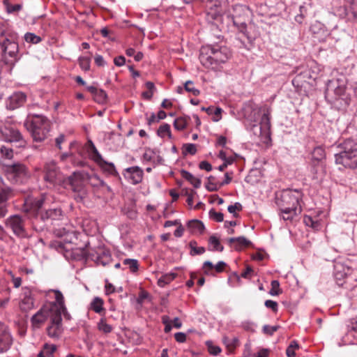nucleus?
<instances>
[{
	"label": "nucleus",
	"mask_w": 357,
	"mask_h": 357,
	"mask_svg": "<svg viewBox=\"0 0 357 357\" xmlns=\"http://www.w3.org/2000/svg\"><path fill=\"white\" fill-rule=\"evenodd\" d=\"M316 26H312V31L314 34V38L317 39L319 42H324L326 40V37L328 35L327 31L325 29H320L322 31V36H319V33L315 31Z\"/></svg>",
	"instance_id": "nucleus-53"
},
{
	"label": "nucleus",
	"mask_w": 357,
	"mask_h": 357,
	"mask_svg": "<svg viewBox=\"0 0 357 357\" xmlns=\"http://www.w3.org/2000/svg\"><path fill=\"white\" fill-rule=\"evenodd\" d=\"M231 51L219 44L204 45L200 49L199 61L206 68L216 70L231 57Z\"/></svg>",
	"instance_id": "nucleus-3"
},
{
	"label": "nucleus",
	"mask_w": 357,
	"mask_h": 357,
	"mask_svg": "<svg viewBox=\"0 0 357 357\" xmlns=\"http://www.w3.org/2000/svg\"><path fill=\"white\" fill-rule=\"evenodd\" d=\"M62 317L61 314L52 315L51 325L47 328V335L50 337L59 338L62 333Z\"/></svg>",
	"instance_id": "nucleus-16"
},
{
	"label": "nucleus",
	"mask_w": 357,
	"mask_h": 357,
	"mask_svg": "<svg viewBox=\"0 0 357 357\" xmlns=\"http://www.w3.org/2000/svg\"><path fill=\"white\" fill-rule=\"evenodd\" d=\"M44 180L51 185H61L65 181V177L54 161L47 162L43 167Z\"/></svg>",
	"instance_id": "nucleus-10"
},
{
	"label": "nucleus",
	"mask_w": 357,
	"mask_h": 357,
	"mask_svg": "<svg viewBox=\"0 0 357 357\" xmlns=\"http://www.w3.org/2000/svg\"><path fill=\"white\" fill-rule=\"evenodd\" d=\"M55 351L56 347L54 345L49 346L47 344H45L43 351H44V353L47 356H52Z\"/></svg>",
	"instance_id": "nucleus-62"
},
{
	"label": "nucleus",
	"mask_w": 357,
	"mask_h": 357,
	"mask_svg": "<svg viewBox=\"0 0 357 357\" xmlns=\"http://www.w3.org/2000/svg\"><path fill=\"white\" fill-rule=\"evenodd\" d=\"M261 128L269 129L271 127V122L268 113H264L261 119Z\"/></svg>",
	"instance_id": "nucleus-54"
},
{
	"label": "nucleus",
	"mask_w": 357,
	"mask_h": 357,
	"mask_svg": "<svg viewBox=\"0 0 357 357\" xmlns=\"http://www.w3.org/2000/svg\"><path fill=\"white\" fill-rule=\"evenodd\" d=\"M98 328L99 331L104 333H109L112 331V326L106 322V320L103 318L100 319L98 323Z\"/></svg>",
	"instance_id": "nucleus-40"
},
{
	"label": "nucleus",
	"mask_w": 357,
	"mask_h": 357,
	"mask_svg": "<svg viewBox=\"0 0 357 357\" xmlns=\"http://www.w3.org/2000/svg\"><path fill=\"white\" fill-rule=\"evenodd\" d=\"M325 155V150L320 146L314 148L312 153V158L318 162L324 159Z\"/></svg>",
	"instance_id": "nucleus-38"
},
{
	"label": "nucleus",
	"mask_w": 357,
	"mask_h": 357,
	"mask_svg": "<svg viewBox=\"0 0 357 357\" xmlns=\"http://www.w3.org/2000/svg\"><path fill=\"white\" fill-rule=\"evenodd\" d=\"M181 174L183 178L189 181L195 188H199L200 187L202 183L201 180L195 178L189 172L182 169L181 171Z\"/></svg>",
	"instance_id": "nucleus-28"
},
{
	"label": "nucleus",
	"mask_w": 357,
	"mask_h": 357,
	"mask_svg": "<svg viewBox=\"0 0 357 357\" xmlns=\"http://www.w3.org/2000/svg\"><path fill=\"white\" fill-rule=\"evenodd\" d=\"M105 294L107 295L112 294L115 291L114 286L112 284L109 283L108 282V280H105Z\"/></svg>",
	"instance_id": "nucleus-58"
},
{
	"label": "nucleus",
	"mask_w": 357,
	"mask_h": 357,
	"mask_svg": "<svg viewBox=\"0 0 357 357\" xmlns=\"http://www.w3.org/2000/svg\"><path fill=\"white\" fill-rule=\"evenodd\" d=\"M340 151L335 154V163L345 168L357 167V142L347 139L340 144Z\"/></svg>",
	"instance_id": "nucleus-5"
},
{
	"label": "nucleus",
	"mask_w": 357,
	"mask_h": 357,
	"mask_svg": "<svg viewBox=\"0 0 357 357\" xmlns=\"http://www.w3.org/2000/svg\"><path fill=\"white\" fill-rule=\"evenodd\" d=\"M0 152L6 158L10 159L13 157V151L10 147L1 146L0 148Z\"/></svg>",
	"instance_id": "nucleus-52"
},
{
	"label": "nucleus",
	"mask_w": 357,
	"mask_h": 357,
	"mask_svg": "<svg viewBox=\"0 0 357 357\" xmlns=\"http://www.w3.org/2000/svg\"><path fill=\"white\" fill-rule=\"evenodd\" d=\"M45 197L30 199L26 202L24 211L27 213L33 229L40 232L44 231L50 225H52L54 221L60 220L63 216V211L60 207L44 209Z\"/></svg>",
	"instance_id": "nucleus-1"
},
{
	"label": "nucleus",
	"mask_w": 357,
	"mask_h": 357,
	"mask_svg": "<svg viewBox=\"0 0 357 357\" xmlns=\"http://www.w3.org/2000/svg\"><path fill=\"white\" fill-rule=\"evenodd\" d=\"M24 127L31 133L33 141L45 140L50 130V122L47 118L40 114H29L24 123Z\"/></svg>",
	"instance_id": "nucleus-4"
},
{
	"label": "nucleus",
	"mask_w": 357,
	"mask_h": 357,
	"mask_svg": "<svg viewBox=\"0 0 357 357\" xmlns=\"http://www.w3.org/2000/svg\"><path fill=\"white\" fill-rule=\"evenodd\" d=\"M199 167L201 169L206 170V172H210L212 170V165L206 160L202 161L199 165Z\"/></svg>",
	"instance_id": "nucleus-63"
},
{
	"label": "nucleus",
	"mask_w": 357,
	"mask_h": 357,
	"mask_svg": "<svg viewBox=\"0 0 357 357\" xmlns=\"http://www.w3.org/2000/svg\"><path fill=\"white\" fill-rule=\"evenodd\" d=\"M327 100L335 107L340 109L349 105L346 95V86L340 84L338 79L329 81L325 92Z\"/></svg>",
	"instance_id": "nucleus-7"
},
{
	"label": "nucleus",
	"mask_w": 357,
	"mask_h": 357,
	"mask_svg": "<svg viewBox=\"0 0 357 357\" xmlns=\"http://www.w3.org/2000/svg\"><path fill=\"white\" fill-rule=\"evenodd\" d=\"M13 190L10 187L0 185V218H3L7 212V201L12 196Z\"/></svg>",
	"instance_id": "nucleus-17"
},
{
	"label": "nucleus",
	"mask_w": 357,
	"mask_h": 357,
	"mask_svg": "<svg viewBox=\"0 0 357 357\" xmlns=\"http://www.w3.org/2000/svg\"><path fill=\"white\" fill-rule=\"evenodd\" d=\"M157 135L163 138L166 135L169 139L172 138V134L170 130V126L168 123H163L161 125L157 130Z\"/></svg>",
	"instance_id": "nucleus-35"
},
{
	"label": "nucleus",
	"mask_w": 357,
	"mask_h": 357,
	"mask_svg": "<svg viewBox=\"0 0 357 357\" xmlns=\"http://www.w3.org/2000/svg\"><path fill=\"white\" fill-rule=\"evenodd\" d=\"M228 243L231 245L233 243H237L234 246L235 250H241L243 247H249L252 243L244 236L232 237L228 239Z\"/></svg>",
	"instance_id": "nucleus-26"
},
{
	"label": "nucleus",
	"mask_w": 357,
	"mask_h": 357,
	"mask_svg": "<svg viewBox=\"0 0 357 357\" xmlns=\"http://www.w3.org/2000/svg\"><path fill=\"white\" fill-rule=\"evenodd\" d=\"M12 344V337L5 324L0 322V351L3 352L8 349Z\"/></svg>",
	"instance_id": "nucleus-20"
},
{
	"label": "nucleus",
	"mask_w": 357,
	"mask_h": 357,
	"mask_svg": "<svg viewBox=\"0 0 357 357\" xmlns=\"http://www.w3.org/2000/svg\"><path fill=\"white\" fill-rule=\"evenodd\" d=\"M73 254L78 260H91L93 259L94 257L93 250H90L88 245H86L85 247L82 248H76L73 251Z\"/></svg>",
	"instance_id": "nucleus-24"
},
{
	"label": "nucleus",
	"mask_w": 357,
	"mask_h": 357,
	"mask_svg": "<svg viewBox=\"0 0 357 357\" xmlns=\"http://www.w3.org/2000/svg\"><path fill=\"white\" fill-rule=\"evenodd\" d=\"M219 182L216 181V178L213 176L208 177V181L206 183V188L209 192L217 191L220 187H219Z\"/></svg>",
	"instance_id": "nucleus-33"
},
{
	"label": "nucleus",
	"mask_w": 357,
	"mask_h": 357,
	"mask_svg": "<svg viewBox=\"0 0 357 357\" xmlns=\"http://www.w3.org/2000/svg\"><path fill=\"white\" fill-rule=\"evenodd\" d=\"M91 60L89 57H80L79 59V64L80 68L87 71L90 69Z\"/></svg>",
	"instance_id": "nucleus-50"
},
{
	"label": "nucleus",
	"mask_w": 357,
	"mask_h": 357,
	"mask_svg": "<svg viewBox=\"0 0 357 357\" xmlns=\"http://www.w3.org/2000/svg\"><path fill=\"white\" fill-rule=\"evenodd\" d=\"M85 179L89 180V174L81 172H73L72 175L68 177V181L74 192L85 195L83 182Z\"/></svg>",
	"instance_id": "nucleus-13"
},
{
	"label": "nucleus",
	"mask_w": 357,
	"mask_h": 357,
	"mask_svg": "<svg viewBox=\"0 0 357 357\" xmlns=\"http://www.w3.org/2000/svg\"><path fill=\"white\" fill-rule=\"evenodd\" d=\"M6 227L11 229L13 233L20 238H29V236L25 229V222L19 215L8 217L5 221Z\"/></svg>",
	"instance_id": "nucleus-11"
},
{
	"label": "nucleus",
	"mask_w": 357,
	"mask_h": 357,
	"mask_svg": "<svg viewBox=\"0 0 357 357\" xmlns=\"http://www.w3.org/2000/svg\"><path fill=\"white\" fill-rule=\"evenodd\" d=\"M86 89L93 95V99L96 102L99 104H105L107 102V95L104 90L98 89L93 86H86Z\"/></svg>",
	"instance_id": "nucleus-22"
},
{
	"label": "nucleus",
	"mask_w": 357,
	"mask_h": 357,
	"mask_svg": "<svg viewBox=\"0 0 357 357\" xmlns=\"http://www.w3.org/2000/svg\"><path fill=\"white\" fill-rule=\"evenodd\" d=\"M280 293V282L278 280H273L271 282V289L269 291V294L271 296H278Z\"/></svg>",
	"instance_id": "nucleus-49"
},
{
	"label": "nucleus",
	"mask_w": 357,
	"mask_h": 357,
	"mask_svg": "<svg viewBox=\"0 0 357 357\" xmlns=\"http://www.w3.org/2000/svg\"><path fill=\"white\" fill-rule=\"evenodd\" d=\"M197 153L196 145L194 144H186L183 146V154L186 155L188 153L190 155H195Z\"/></svg>",
	"instance_id": "nucleus-46"
},
{
	"label": "nucleus",
	"mask_w": 357,
	"mask_h": 357,
	"mask_svg": "<svg viewBox=\"0 0 357 357\" xmlns=\"http://www.w3.org/2000/svg\"><path fill=\"white\" fill-rule=\"evenodd\" d=\"M208 213L210 218L215 220L216 222H221L223 221L224 215L222 213L216 212L214 209H211Z\"/></svg>",
	"instance_id": "nucleus-48"
},
{
	"label": "nucleus",
	"mask_w": 357,
	"mask_h": 357,
	"mask_svg": "<svg viewBox=\"0 0 357 357\" xmlns=\"http://www.w3.org/2000/svg\"><path fill=\"white\" fill-rule=\"evenodd\" d=\"M196 194V192L194 190H190L189 192L188 190H185V195L188 196L187 203L190 206H192L193 204V195Z\"/></svg>",
	"instance_id": "nucleus-60"
},
{
	"label": "nucleus",
	"mask_w": 357,
	"mask_h": 357,
	"mask_svg": "<svg viewBox=\"0 0 357 357\" xmlns=\"http://www.w3.org/2000/svg\"><path fill=\"white\" fill-rule=\"evenodd\" d=\"M206 346L209 354L213 356H217L222 351L221 348L219 346L214 345L213 342L210 341L206 342Z\"/></svg>",
	"instance_id": "nucleus-45"
},
{
	"label": "nucleus",
	"mask_w": 357,
	"mask_h": 357,
	"mask_svg": "<svg viewBox=\"0 0 357 357\" xmlns=\"http://www.w3.org/2000/svg\"><path fill=\"white\" fill-rule=\"evenodd\" d=\"M5 172L7 178L15 184L26 183L31 176L26 165L20 162L6 165Z\"/></svg>",
	"instance_id": "nucleus-8"
},
{
	"label": "nucleus",
	"mask_w": 357,
	"mask_h": 357,
	"mask_svg": "<svg viewBox=\"0 0 357 357\" xmlns=\"http://www.w3.org/2000/svg\"><path fill=\"white\" fill-rule=\"evenodd\" d=\"M88 144L89 146L88 151L90 157L96 163L98 164L102 161L103 158L91 140H89Z\"/></svg>",
	"instance_id": "nucleus-27"
},
{
	"label": "nucleus",
	"mask_w": 357,
	"mask_h": 357,
	"mask_svg": "<svg viewBox=\"0 0 357 357\" xmlns=\"http://www.w3.org/2000/svg\"><path fill=\"white\" fill-rule=\"evenodd\" d=\"M124 176L134 184L139 183L143 178V170L138 166L130 167L125 169Z\"/></svg>",
	"instance_id": "nucleus-18"
},
{
	"label": "nucleus",
	"mask_w": 357,
	"mask_h": 357,
	"mask_svg": "<svg viewBox=\"0 0 357 357\" xmlns=\"http://www.w3.org/2000/svg\"><path fill=\"white\" fill-rule=\"evenodd\" d=\"M18 36L14 31H10L6 36L0 39V47L4 53V62L9 67V70L14 66L20 59L18 56L19 45Z\"/></svg>",
	"instance_id": "nucleus-6"
},
{
	"label": "nucleus",
	"mask_w": 357,
	"mask_h": 357,
	"mask_svg": "<svg viewBox=\"0 0 357 357\" xmlns=\"http://www.w3.org/2000/svg\"><path fill=\"white\" fill-rule=\"evenodd\" d=\"M176 273H168L162 275L158 280V284L160 287H164L166 284H169L176 277Z\"/></svg>",
	"instance_id": "nucleus-32"
},
{
	"label": "nucleus",
	"mask_w": 357,
	"mask_h": 357,
	"mask_svg": "<svg viewBox=\"0 0 357 357\" xmlns=\"http://www.w3.org/2000/svg\"><path fill=\"white\" fill-rule=\"evenodd\" d=\"M303 222L305 224V225L308 227H311L312 228L317 230L320 227V222L318 220H314L311 216L310 215H305L303 217Z\"/></svg>",
	"instance_id": "nucleus-37"
},
{
	"label": "nucleus",
	"mask_w": 357,
	"mask_h": 357,
	"mask_svg": "<svg viewBox=\"0 0 357 357\" xmlns=\"http://www.w3.org/2000/svg\"><path fill=\"white\" fill-rule=\"evenodd\" d=\"M280 328L279 326H268V325H264L263 326V332L268 335H273L275 332H276L278 328Z\"/></svg>",
	"instance_id": "nucleus-55"
},
{
	"label": "nucleus",
	"mask_w": 357,
	"mask_h": 357,
	"mask_svg": "<svg viewBox=\"0 0 357 357\" xmlns=\"http://www.w3.org/2000/svg\"><path fill=\"white\" fill-rule=\"evenodd\" d=\"M100 167L105 172L108 173L110 175L117 176L118 172L116 170L115 166L112 162H107L104 159L102 160L100 162L98 163Z\"/></svg>",
	"instance_id": "nucleus-29"
},
{
	"label": "nucleus",
	"mask_w": 357,
	"mask_h": 357,
	"mask_svg": "<svg viewBox=\"0 0 357 357\" xmlns=\"http://www.w3.org/2000/svg\"><path fill=\"white\" fill-rule=\"evenodd\" d=\"M66 139V136L63 135V134H61L59 135V137H57L56 139H55V144H56V146L59 149L61 150V144L65 141Z\"/></svg>",
	"instance_id": "nucleus-64"
},
{
	"label": "nucleus",
	"mask_w": 357,
	"mask_h": 357,
	"mask_svg": "<svg viewBox=\"0 0 357 357\" xmlns=\"http://www.w3.org/2000/svg\"><path fill=\"white\" fill-rule=\"evenodd\" d=\"M174 337L176 341L179 343H183L186 341V335L182 332L175 333Z\"/></svg>",
	"instance_id": "nucleus-61"
},
{
	"label": "nucleus",
	"mask_w": 357,
	"mask_h": 357,
	"mask_svg": "<svg viewBox=\"0 0 357 357\" xmlns=\"http://www.w3.org/2000/svg\"><path fill=\"white\" fill-rule=\"evenodd\" d=\"M27 100V96L22 91L13 93L6 102V107L8 109L14 110L22 107Z\"/></svg>",
	"instance_id": "nucleus-14"
},
{
	"label": "nucleus",
	"mask_w": 357,
	"mask_h": 357,
	"mask_svg": "<svg viewBox=\"0 0 357 357\" xmlns=\"http://www.w3.org/2000/svg\"><path fill=\"white\" fill-rule=\"evenodd\" d=\"M188 125V120L185 117H178L174 121V127L178 130H184Z\"/></svg>",
	"instance_id": "nucleus-39"
},
{
	"label": "nucleus",
	"mask_w": 357,
	"mask_h": 357,
	"mask_svg": "<svg viewBox=\"0 0 357 357\" xmlns=\"http://www.w3.org/2000/svg\"><path fill=\"white\" fill-rule=\"evenodd\" d=\"M202 111H206L208 114H214V116L213 117V121H218L221 119V114L222 112V109L220 107H202Z\"/></svg>",
	"instance_id": "nucleus-30"
},
{
	"label": "nucleus",
	"mask_w": 357,
	"mask_h": 357,
	"mask_svg": "<svg viewBox=\"0 0 357 357\" xmlns=\"http://www.w3.org/2000/svg\"><path fill=\"white\" fill-rule=\"evenodd\" d=\"M12 31L9 29H8L3 23L0 22V39L3 38L4 36L9 33V32Z\"/></svg>",
	"instance_id": "nucleus-59"
},
{
	"label": "nucleus",
	"mask_w": 357,
	"mask_h": 357,
	"mask_svg": "<svg viewBox=\"0 0 357 357\" xmlns=\"http://www.w3.org/2000/svg\"><path fill=\"white\" fill-rule=\"evenodd\" d=\"M52 310L48 305L43 307L31 319L32 326L34 328H39L47 319L48 317L52 320Z\"/></svg>",
	"instance_id": "nucleus-15"
},
{
	"label": "nucleus",
	"mask_w": 357,
	"mask_h": 357,
	"mask_svg": "<svg viewBox=\"0 0 357 357\" xmlns=\"http://www.w3.org/2000/svg\"><path fill=\"white\" fill-rule=\"evenodd\" d=\"M123 264L128 266L131 272L135 273L138 271L139 264L137 259H126L123 260Z\"/></svg>",
	"instance_id": "nucleus-41"
},
{
	"label": "nucleus",
	"mask_w": 357,
	"mask_h": 357,
	"mask_svg": "<svg viewBox=\"0 0 357 357\" xmlns=\"http://www.w3.org/2000/svg\"><path fill=\"white\" fill-rule=\"evenodd\" d=\"M22 8V4H15L13 5L10 3V6H8V8L6 9L7 13H12L15 12H18Z\"/></svg>",
	"instance_id": "nucleus-57"
},
{
	"label": "nucleus",
	"mask_w": 357,
	"mask_h": 357,
	"mask_svg": "<svg viewBox=\"0 0 357 357\" xmlns=\"http://www.w3.org/2000/svg\"><path fill=\"white\" fill-rule=\"evenodd\" d=\"M1 134L3 139L7 142H15L18 146H24L26 141L18 129L11 125H4L1 128Z\"/></svg>",
	"instance_id": "nucleus-12"
},
{
	"label": "nucleus",
	"mask_w": 357,
	"mask_h": 357,
	"mask_svg": "<svg viewBox=\"0 0 357 357\" xmlns=\"http://www.w3.org/2000/svg\"><path fill=\"white\" fill-rule=\"evenodd\" d=\"M208 242L213 246V250L222 252L224 250V247L220 244V241L215 236H211L208 239Z\"/></svg>",
	"instance_id": "nucleus-43"
},
{
	"label": "nucleus",
	"mask_w": 357,
	"mask_h": 357,
	"mask_svg": "<svg viewBox=\"0 0 357 357\" xmlns=\"http://www.w3.org/2000/svg\"><path fill=\"white\" fill-rule=\"evenodd\" d=\"M103 300L99 297L93 298L91 303V308L96 313L103 311Z\"/></svg>",
	"instance_id": "nucleus-34"
},
{
	"label": "nucleus",
	"mask_w": 357,
	"mask_h": 357,
	"mask_svg": "<svg viewBox=\"0 0 357 357\" xmlns=\"http://www.w3.org/2000/svg\"><path fill=\"white\" fill-rule=\"evenodd\" d=\"M303 193L299 190L284 189L276 193V204L284 220H291L301 213L300 200Z\"/></svg>",
	"instance_id": "nucleus-2"
},
{
	"label": "nucleus",
	"mask_w": 357,
	"mask_h": 357,
	"mask_svg": "<svg viewBox=\"0 0 357 357\" xmlns=\"http://www.w3.org/2000/svg\"><path fill=\"white\" fill-rule=\"evenodd\" d=\"M97 264H101L102 266H105L110 264L112 261V256L108 250L100 249L99 252H96V255L94 254L93 259Z\"/></svg>",
	"instance_id": "nucleus-23"
},
{
	"label": "nucleus",
	"mask_w": 357,
	"mask_h": 357,
	"mask_svg": "<svg viewBox=\"0 0 357 357\" xmlns=\"http://www.w3.org/2000/svg\"><path fill=\"white\" fill-rule=\"evenodd\" d=\"M193 82L188 80L184 84V89L186 91L192 93L194 96L199 94V90L193 86Z\"/></svg>",
	"instance_id": "nucleus-47"
},
{
	"label": "nucleus",
	"mask_w": 357,
	"mask_h": 357,
	"mask_svg": "<svg viewBox=\"0 0 357 357\" xmlns=\"http://www.w3.org/2000/svg\"><path fill=\"white\" fill-rule=\"evenodd\" d=\"M24 40L27 43L38 44L41 41V38L33 33L28 32L24 35Z\"/></svg>",
	"instance_id": "nucleus-44"
},
{
	"label": "nucleus",
	"mask_w": 357,
	"mask_h": 357,
	"mask_svg": "<svg viewBox=\"0 0 357 357\" xmlns=\"http://www.w3.org/2000/svg\"><path fill=\"white\" fill-rule=\"evenodd\" d=\"M243 208L242 205L239 202H236L233 205H229L227 208L228 211L232 213L234 217L237 218L238 214L236 213V211H241Z\"/></svg>",
	"instance_id": "nucleus-51"
},
{
	"label": "nucleus",
	"mask_w": 357,
	"mask_h": 357,
	"mask_svg": "<svg viewBox=\"0 0 357 357\" xmlns=\"http://www.w3.org/2000/svg\"><path fill=\"white\" fill-rule=\"evenodd\" d=\"M33 299L30 296H26L20 303V308L22 311H27L33 308Z\"/></svg>",
	"instance_id": "nucleus-36"
},
{
	"label": "nucleus",
	"mask_w": 357,
	"mask_h": 357,
	"mask_svg": "<svg viewBox=\"0 0 357 357\" xmlns=\"http://www.w3.org/2000/svg\"><path fill=\"white\" fill-rule=\"evenodd\" d=\"M233 22L234 24L241 29L237 38L238 42L241 43V45H238L239 47L250 50L255 40V36H251L246 29L245 15H241L240 14H236L234 15Z\"/></svg>",
	"instance_id": "nucleus-9"
},
{
	"label": "nucleus",
	"mask_w": 357,
	"mask_h": 357,
	"mask_svg": "<svg viewBox=\"0 0 357 357\" xmlns=\"http://www.w3.org/2000/svg\"><path fill=\"white\" fill-rule=\"evenodd\" d=\"M222 341L223 343L226 345V347L229 350V353H233L239 344L238 337L230 339L228 337H224Z\"/></svg>",
	"instance_id": "nucleus-31"
},
{
	"label": "nucleus",
	"mask_w": 357,
	"mask_h": 357,
	"mask_svg": "<svg viewBox=\"0 0 357 357\" xmlns=\"http://www.w3.org/2000/svg\"><path fill=\"white\" fill-rule=\"evenodd\" d=\"M187 227L192 234H202L205 229L203 222L200 220L194 219L188 222Z\"/></svg>",
	"instance_id": "nucleus-25"
},
{
	"label": "nucleus",
	"mask_w": 357,
	"mask_h": 357,
	"mask_svg": "<svg viewBox=\"0 0 357 357\" xmlns=\"http://www.w3.org/2000/svg\"><path fill=\"white\" fill-rule=\"evenodd\" d=\"M56 301L47 305L52 310V313L61 314L62 310H66L64 298L62 293L59 290H54Z\"/></svg>",
	"instance_id": "nucleus-21"
},
{
	"label": "nucleus",
	"mask_w": 357,
	"mask_h": 357,
	"mask_svg": "<svg viewBox=\"0 0 357 357\" xmlns=\"http://www.w3.org/2000/svg\"><path fill=\"white\" fill-rule=\"evenodd\" d=\"M265 306L268 308H271L275 312L278 311V303L274 301H272V300L266 301Z\"/></svg>",
	"instance_id": "nucleus-56"
},
{
	"label": "nucleus",
	"mask_w": 357,
	"mask_h": 357,
	"mask_svg": "<svg viewBox=\"0 0 357 357\" xmlns=\"http://www.w3.org/2000/svg\"><path fill=\"white\" fill-rule=\"evenodd\" d=\"M349 267L344 266L341 263H336L334 266V277L338 286L342 287L344 283V279L350 274Z\"/></svg>",
	"instance_id": "nucleus-19"
},
{
	"label": "nucleus",
	"mask_w": 357,
	"mask_h": 357,
	"mask_svg": "<svg viewBox=\"0 0 357 357\" xmlns=\"http://www.w3.org/2000/svg\"><path fill=\"white\" fill-rule=\"evenodd\" d=\"M89 180H96L98 183H91V185L93 187H106L107 190L108 191H111V188L107 185L105 182L102 180H101L98 176L94 174L92 176L89 175Z\"/></svg>",
	"instance_id": "nucleus-42"
}]
</instances>
